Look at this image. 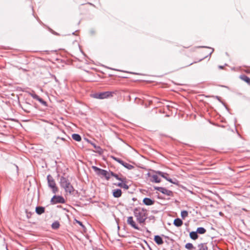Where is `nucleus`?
Returning <instances> with one entry per match:
<instances>
[{
  "label": "nucleus",
  "instance_id": "obj_1",
  "mask_svg": "<svg viewBox=\"0 0 250 250\" xmlns=\"http://www.w3.org/2000/svg\"><path fill=\"white\" fill-rule=\"evenodd\" d=\"M147 209L140 207L136 208L133 210L134 216L136 217L137 221L140 224H144L147 219Z\"/></svg>",
  "mask_w": 250,
  "mask_h": 250
},
{
  "label": "nucleus",
  "instance_id": "obj_2",
  "mask_svg": "<svg viewBox=\"0 0 250 250\" xmlns=\"http://www.w3.org/2000/svg\"><path fill=\"white\" fill-rule=\"evenodd\" d=\"M60 185L61 188H63L66 192L71 194L74 191V188L71 184L69 180L63 176L60 178Z\"/></svg>",
  "mask_w": 250,
  "mask_h": 250
},
{
  "label": "nucleus",
  "instance_id": "obj_3",
  "mask_svg": "<svg viewBox=\"0 0 250 250\" xmlns=\"http://www.w3.org/2000/svg\"><path fill=\"white\" fill-rule=\"evenodd\" d=\"M92 168L98 175L101 176L102 178L104 177L106 180L110 179L111 176L110 170L108 171L96 166H92Z\"/></svg>",
  "mask_w": 250,
  "mask_h": 250
},
{
  "label": "nucleus",
  "instance_id": "obj_4",
  "mask_svg": "<svg viewBox=\"0 0 250 250\" xmlns=\"http://www.w3.org/2000/svg\"><path fill=\"white\" fill-rule=\"evenodd\" d=\"M47 180L48 186L51 189L52 192L54 194L57 193L59 189L53 178L50 175H48L47 176Z\"/></svg>",
  "mask_w": 250,
  "mask_h": 250
},
{
  "label": "nucleus",
  "instance_id": "obj_5",
  "mask_svg": "<svg viewBox=\"0 0 250 250\" xmlns=\"http://www.w3.org/2000/svg\"><path fill=\"white\" fill-rule=\"evenodd\" d=\"M50 203L52 205L64 204L65 200L62 196L54 195L51 198Z\"/></svg>",
  "mask_w": 250,
  "mask_h": 250
},
{
  "label": "nucleus",
  "instance_id": "obj_6",
  "mask_svg": "<svg viewBox=\"0 0 250 250\" xmlns=\"http://www.w3.org/2000/svg\"><path fill=\"white\" fill-rule=\"evenodd\" d=\"M127 223L133 229L138 230H140V228L136 223L132 216H129L127 217Z\"/></svg>",
  "mask_w": 250,
  "mask_h": 250
},
{
  "label": "nucleus",
  "instance_id": "obj_7",
  "mask_svg": "<svg viewBox=\"0 0 250 250\" xmlns=\"http://www.w3.org/2000/svg\"><path fill=\"white\" fill-rule=\"evenodd\" d=\"M114 93L113 91H105L99 93L98 96H99V99H104L113 97Z\"/></svg>",
  "mask_w": 250,
  "mask_h": 250
},
{
  "label": "nucleus",
  "instance_id": "obj_8",
  "mask_svg": "<svg viewBox=\"0 0 250 250\" xmlns=\"http://www.w3.org/2000/svg\"><path fill=\"white\" fill-rule=\"evenodd\" d=\"M122 180H123V182H121L118 183L117 184H115V185L119 187L123 188L125 189H128L129 188V186L126 184V178L124 177V178H123V179Z\"/></svg>",
  "mask_w": 250,
  "mask_h": 250
},
{
  "label": "nucleus",
  "instance_id": "obj_9",
  "mask_svg": "<svg viewBox=\"0 0 250 250\" xmlns=\"http://www.w3.org/2000/svg\"><path fill=\"white\" fill-rule=\"evenodd\" d=\"M147 175H148L149 177H151V179H150V181L151 182L159 183L161 181V179L159 178L157 175L153 174L152 175H151V174L149 173H148Z\"/></svg>",
  "mask_w": 250,
  "mask_h": 250
},
{
  "label": "nucleus",
  "instance_id": "obj_10",
  "mask_svg": "<svg viewBox=\"0 0 250 250\" xmlns=\"http://www.w3.org/2000/svg\"><path fill=\"white\" fill-rule=\"evenodd\" d=\"M143 203L146 206H151L154 204V200L147 197H145L143 200Z\"/></svg>",
  "mask_w": 250,
  "mask_h": 250
},
{
  "label": "nucleus",
  "instance_id": "obj_11",
  "mask_svg": "<svg viewBox=\"0 0 250 250\" xmlns=\"http://www.w3.org/2000/svg\"><path fill=\"white\" fill-rule=\"evenodd\" d=\"M112 193H113V196L115 198H119L122 195V191L121 189L117 188V189L113 190Z\"/></svg>",
  "mask_w": 250,
  "mask_h": 250
},
{
  "label": "nucleus",
  "instance_id": "obj_12",
  "mask_svg": "<svg viewBox=\"0 0 250 250\" xmlns=\"http://www.w3.org/2000/svg\"><path fill=\"white\" fill-rule=\"evenodd\" d=\"M36 213L38 215H41L45 212V208L42 206H37L35 209Z\"/></svg>",
  "mask_w": 250,
  "mask_h": 250
},
{
  "label": "nucleus",
  "instance_id": "obj_13",
  "mask_svg": "<svg viewBox=\"0 0 250 250\" xmlns=\"http://www.w3.org/2000/svg\"><path fill=\"white\" fill-rule=\"evenodd\" d=\"M161 193L169 196H173V193L171 190H168L165 188H163Z\"/></svg>",
  "mask_w": 250,
  "mask_h": 250
},
{
  "label": "nucleus",
  "instance_id": "obj_14",
  "mask_svg": "<svg viewBox=\"0 0 250 250\" xmlns=\"http://www.w3.org/2000/svg\"><path fill=\"white\" fill-rule=\"evenodd\" d=\"M154 240L158 245H162L164 243V241L162 237L158 235L154 236Z\"/></svg>",
  "mask_w": 250,
  "mask_h": 250
},
{
  "label": "nucleus",
  "instance_id": "obj_15",
  "mask_svg": "<svg viewBox=\"0 0 250 250\" xmlns=\"http://www.w3.org/2000/svg\"><path fill=\"white\" fill-rule=\"evenodd\" d=\"M183 221L179 218L175 219L173 221V225L177 227H181L183 225Z\"/></svg>",
  "mask_w": 250,
  "mask_h": 250
},
{
  "label": "nucleus",
  "instance_id": "obj_16",
  "mask_svg": "<svg viewBox=\"0 0 250 250\" xmlns=\"http://www.w3.org/2000/svg\"><path fill=\"white\" fill-rule=\"evenodd\" d=\"M21 107L25 112L27 113H30L31 106H29V104H24L23 106L21 105Z\"/></svg>",
  "mask_w": 250,
  "mask_h": 250
},
{
  "label": "nucleus",
  "instance_id": "obj_17",
  "mask_svg": "<svg viewBox=\"0 0 250 250\" xmlns=\"http://www.w3.org/2000/svg\"><path fill=\"white\" fill-rule=\"evenodd\" d=\"M155 172L159 176L165 179L166 180L169 178L168 177V174L167 173L161 171H156Z\"/></svg>",
  "mask_w": 250,
  "mask_h": 250
},
{
  "label": "nucleus",
  "instance_id": "obj_18",
  "mask_svg": "<svg viewBox=\"0 0 250 250\" xmlns=\"http://www.w3.org/2000/svg\"><path fill=\"white\" fill-rule=\"evenodd\" d=\"M189 237L192 240H196L198 238V232H196V231L190 232L189 233Z\"/></svg>",
  "mask_w": 250,
  "mask_h": 250
},
{
  "label": "nucleus",
  "instance_id": "obj_19",
  "mask_svg": "<svg viewBox=\"0 0 250 250\" xmlns=\"http://www.w3.org/2000/svg\"><path fill=\"white\" fill-rule=\"evenodd\" d=\"M72 139L77 142H80L82 140V137L79 134L74 133L72 135Z\"/></svg>",
  "mask_w": 250,
  "mask_h": 250
},
{
  "label": "nucleus",
  "instance_id": "obj_20",
  "mask_svg": "<svg viewBox=\"0 0 250 250\" xmlns=\"http://www.w3.org/2000/svg\"><path fill=\"white\" fill-rule=\"evenodd\" d=\"M240 78L246 82L247 83L250 84V78L245 75H242L240 76Z\"/></svg>",
  "mask_w": 250,
  "mask_h": 250
},
{
  "label": "nucleus",
  "instance_id": "obj_21",
  "mask_svg": "<svg viewBox=\"0 0 250 250\" xmlns=\"http://www.w3.org/2000/svg\"><path fill=\"white\" fill-rule=\"evenodd\" d=\"M36 100L39 101L42 105L44 106H47V104L46 101L43 100L42 98L38 96V97L36 98Z\"/></svg>",
  "mask_w": 250,
  "mask_h": 250
},
{
  "label": "nucleus",
  "instance_id": "obj_22",
  "mask_svg": "<svg viewBox=\"0 0 250 250\" xmlns=\"http://www.w3.org/2000/svg\"><path fill=\"white\" fill-rule=\"evenodd\" d=\"M196 232L200 234H203L206 232V229L203 227H198L196 229Z\"/></svg>",
  "mask_w": 250,
  "mask_h": 250
},
{
  "label": "nucleus",
  "instance_id": "obj_23",
  "mask_svg": "<svg viewBox=\"0 0 250 250\" xmlns=\"http://www.w3.org/2000/svg\"><path fill=\"white\" fill-rule=\"evenodd\" d=\"M60 223L59 221H56L54 222L51 225V227L54 229H57L59 228L60 227Z\"/></svg>",
  "mask_w": 250,
  "mask_h": 250
},
{
  "label": "nucleus",
  "instance_id": "obj_24",
  "mask_svg": "<svg viewBox=\"0 0 250 250\" xmlns=\"http://www.w3.org/2000/svg\"><path fill=\"white\" fill-rule=\"evenodd\" d=\"M198 250H208V247L205 243H201L198 246Z\"/></svg>",
  "mask_w": 250,
  "mask_h": 250
},
{
  "label": "nucleus",
  "instance_id": "obj_25",
  "mask_svg": "<svg viewBox=\"0 0 250 250\" xmlns=\"http://www.w3.org/2000/svg\"><path fill=\"white\" fill-rule=\"evenodd\" d=\"M110 174L111 176L115 177L117 180L120 181L121 182H123V180H122L123 178L120 177L118 174L115 173L113 171H110Z\"/></svg>",
  "mask_w": 250,
  "mask_h": 250
},
{
  "label": "nucleus",
  "instance_id": "obj_26",
  "mask_svg": "<svg viewBox=\"0 0 250 250\" xmlns=\"http://www.w3.org/2000/svg\"><path fill=\"white\" fill-rule=\"evenodd\" d=\"M181 216L183 219H185L188 216V212L187 210H183L181 212Z\"/></svg>",
  "mask_w": 250,
  "mask_h": 250
},
{
  "label": "nucleus",
  "instance_id": "obj_27",
  "mask_svg": "<svg viewBox=\"0 0 250 250\" xmlns=\"http://www.w3.org/2000/svg\"><path fill=\"white\" fill-rule=\"evenodd\" d=\"M124 167L129 170L132 169L134 167L133 166L126 162L125 165H124Z\"/></svg>",
  "mask_w": 250,
  "mask_h": 250
},
{
  "label": "nucleus",
  "instance_id": "obj_28",
  "mask_svg": "<svg viewBox=\"0 0 250 250\" xmlns=\"http://www.w3.org/2000/svg\"><path fill=\"white\" fill-rule=\"evenodd\" d=\"M185 248L188 249V250H192L193 249H194V247L192 245V244L190 243H187L185 245Z\"/></svg>",
  "mask_w": 250,
  "mask_h": 250
},
{
  "label": "nucleus",
  "instance_id": "obj_29",
  "mask_svg": "<svg viewBox=\"0 0 250 250\" xmlns=\"http://www.w3.org/2000/svg\"><path fill=\"white\" fill-rule=\"evenodd\" d=\"M167 181L169 182L170 183L173 184L174 185H178V181L176 179H174V180L170 178H169L168 179H167Z\"/></svg>",
  "mask_w": 250,
  "mask_h": 250
},
{
  "label": "nucleus",
  "instance_id": "obj_30",
  "mask_svg": "<svg viewBox=\"0 0 250 250\" xmlns=\"http://www.w3.org/2000/svg\"><path fill=\"white\" fill-rule=\"evenodd\" d=\"M26 92L34 99H36V98L38 97V95H37L34 91H32V92L27 91H26Z\"/></svg>",
  "mask_w": 250,
  "mask_h": 250
},
{
  "label": "nucleus",
  "instance_id": "obj_31",
  "mask_svg": "<svg viewBox=\"0 0 250 250\" xmlns=\"http://www.w3.org/2000/svg\"><path fill=\"white\" fill-rule=\"evenodd\" d=\"M91 145L93 146V147L96 149L97 152H100L102 149L99 146H96L94 143H91Z\"/></svg>",
  "mask_w": 250,
  "mask_h": 250
},
{
  "label": "nucleus",
  "instance_id": "obj_32",
  "mask_svg": "<svg viewBox=\"0 0 250 250\" xmlns=\"http://www.w3.org/2000/svg\"><path fill=\"white\" fill-rule=\"evenodd\" d=\"M198 48H209V49H211V51L209 53V56H210L211 54L214 51V49L212 48H211V47H207V46H198Z\"/></svg>",
  "mask_w": 250,
  "mask_h": 250
},
{
  "label": "nucleus",
  "instance_id": "obj_33",
  "mask_svg": "<svg viewBox=\"0 0 250 250\" xmlns=\"http://www.w3.org/2000/svg\"><path fill=\"white\" fill-rule=\"evenodd\" d=\"M213 97L215 98L216 99H217L220 102H221V103H222L224 106L226 107V109H228V107L226 106V105L225 104L221 101V98L218 96H213Z\"/></svg>",
  "mask_w": 250,
  "mask_h": 250
},
{
  "label": "nucleus",
  "instance_id": "obj_34",
  "mask_svg": "<svg viewBox=\"0 0 250 250\" xmlns=\"http://www.w3.org/2000/svg\"><path fill=\"white\" fill-rule=\"evenodd\" d=\"M163 188V187H156V186L154 187V188L155 190H158V191H160V192H161Z\"/></svg>",
  "mask_w": 250,
  "mask_h": 250
},
{
  "label": "nucleus",
  "instance_id": "obj_35",
  "mask_svg": "<svg viewBox=\"0 0 250 250\" xmlns=\"http://www.w3.org/2000/svg\"><path fill=\"white\" fill-rule=\"evenodd\" d=\"M76 223L78 224L80 226H81L83 228H84V225L83 224V223L80 221L76 220Z\"/></svg>",
  "mask_w": 250,
  "mask_h": 250
},
{
  "label": "nucleus",
  "instance_id": "obj_36",
  "mask_svg": "<svg viewBox=\"0 0 250 250\" xmlns=\"http://www.w3.org/2000/svg\"><path fill=\"white\" fill-rule=\"evenodd\" d=\"M89 33L91 35H94L95 34V31L94 29H91L89 31Z\"/></svg>",
  "mask_w": 250,
  "mask_h": 250
},
{
  "label": "nucleus",
  "instance_id": "obj_37",
  "mask_svg": "<svg viewBox=\"0 0 250 250\" xmlns=\"http://www.w3.org/2000/svg\"><path fill=\"white\" fill-rule=\"evenodd\" d=\"M99 94V93H96L94 94H93V97L96 99H99V96H98Z\"/></svg>",
  "mask_w": 250,
  "mask_h": 250
},
{
  "label": "nucleus",
  "instance_id": "obj_38",
  "mask_svg": "<svg viewBox=\"0 0 250 250\" xmlns=\"http://www.w3.org/2000/svg\"><path fill=\"white\" fill-rule=\"evenodd\" d=\"M118 163H119V164H120L121 165H122L123 166H124V165H125V162H124V161H123L122 160H121V159H120L118 162Z\"/></svg>",
  "mask_w": 250,
  "mask_h": 250
},
{
  "label": "nucleus",
  "instance_id": "obj_39",
  "mask_svg": "<svg viewBox=\"0 0 250 250\" xmlns=\"http://www.w3.org/2000/svg\"><path fill=\"white\" fill-rule=\"evenodd\" d=\"M118 163H119V164H120L121 165H122L123 166H124V165H125V162H124V161H123L122 160H121V159H120L118 162Z\"/></svg>",
  "mask_w": 250,
  "mask_h": 250
},
{
  "label": "nucleus",
  "instance_id": "obj_40",
  "mask_svg": "<svg viewBox=\"0 0 250 250\" xmlns=\"http://www.w3.org/2000/svg\"><path fill=\"white\" fill-rule=\"evenodd\" d=\"M112 158H113V160H114L115 161H116L117 162H118L119 160L120 159V158H118L114 157V156H112Z\"/></svg>",
  "mask_w": 250,
  "mask_h": 250
},
{
  "label": "nucleus",
  "instance_id": "obj_41",
  "mask_svg": "<svg viewBox=\"0 0 250 250\" xmlns=\"http://www.w3.org/2000/svg\"><path fill=\"white\" fill-rule=\"evenodd\" d=\"M148 218H149V220H155V217L154 216H152V215H151L150 216H149L148 217Z\"/></svg>",
  "mask_w": 250,
  "mask_h": 250
},
{
  "label": "nucleus",
  "instance_id": "obj_42",
  "mask_svg": "<svg viewBox=\"0 0 250 250\" xmlns=\"http://www.w3.org/2000/svg\"><path fill=\"white\" fill-rule=\"evenodd\" d=\"M57 140H61L62 141H65V139L63 138H61V137H57Z\"/></svg>",
  "mask_w": 250,
  "mask_h": 250
},
{
  "label": "nucleus",
  "instance_id": "obj_43",
  "mask_svg": "<svg viewBox=\"0 0 250 250\" xmlns=\"http://www.w3.org/2000/svg\"><path fill=\"white\" fill-rule=\"evenodd\" d=\"M24 104H29V106H32V104L28 102H26Z\"/></svg>",
  "mask_w": 250,
  "mask_h": 250
},
{
  "label": "nucleus",
  "instance_id": "obj_44",
  "mask_svg": "<svg viewBox=\"0 0 250 250\" xmlns=\"http://www.w3.org/2000/svg\"><path fill=\"white\" fill-rule=\"evenodd\" d=\"M34 107H35V108H36V109H38V105H37L36 103H35V104H34Z\"/></svg>",
  "mask_w": 250,
  "mask_h": 250
},
{
  "label": "nucleus",
  "instance_id": "obj_45",
  "mask_svg": "<svg viewBox=\"0 0 250 250\" xmlns=\"http://www.w3.org/2000/svg\"><path fill=\"white\" fill-rule=\"evenodd\" d=\"M52 32V33H53L55 35H58V33L55 32V31H53L52 29L50 30Z\"/></svg>",
  "mask_w": 250,
  "mask_h": 250
},
{
  "label": "nucleus",
  "instance_id": "obj_46",
  "mask_svg": "<svg viewBox=\"0 0 250 250\" xmlns=\"http://www.w3.org/2000/svg\"><path fill=\"white\" fill-rule=\"evenodd\" d=\"M58 140H59L57 139V140L55 141V143H56L57 144H60V141L58 142Z\"/></svg>",
  "mask_w": 250,
  "mask_h": 250
},
{
  "label": "nucleus",
  "instance_id": "obj_47",
  "mask_svg": "<svg viewBox=\"0 0 250 250\" xmlns=\"http://www.w3.org/2000/svg\"><path fill=\"white\" fill-rule=\"evenodd\" d=\"M218 67H219V68H220V69H223V68H224V66H223V65H219V66H218Z\"/></svg>",
  "mask_w": 250,
  "mask_h": 250
},
{
  "label": "nucleus",
  "instance_id": "obj_48",
  "mask_svg": "<svg viewBox=\"0 0 250 250\" xmlns=\"http://www.w3.org/2000/svg\"><path fill=\"white\" fill-rule=\"evenodd\" d=\"M108 68H109V69H112V68H110V67H108ZM113 70H116V71H119V70H118V69H113Z\"/></svg>",
  "mask_w": 250,
  "mask_h": 250
},
{
  "label": "nucleus",
  "instance_id": "obj_49",
  "mask_svg": "<svg viewBox=\"0 0 250 250\" xmlns=\"http://www.w3.org/2000/svg\"><path fill=\"white\" fill-rule=\"evenodd\" d=\"M158 198H159V199H163V198L161 196L158 195Z\"/></svg>",
  "mask_w": 250,
  "mask_h": 250
},
{
  "label": "nucleus",
  "instance_id": "obj_50",
  "mask_svg": "<svg viewBox=\"0 0 250 250\" xmlns=\"http://www.w3.org/2000/svg\"><path fill=\"white\" fill-rule=\"evenodd\" d=\"M88 4L90 5H92V6H94V4H93L92 3H90V2H88Z\"/></svg>",
  "mask_w": 250,
  "mask_h": 250
},
{
  "label": "nucleus",
  "instance_id": "obj_51",
  "mask_svg": "<svg viewBox=\"0 0 250 250\" xmlns=\"http://www.w3.org/2000/svg\"><path fill=\"white\" fill-rule=\"evenodd\" d=\"M146 232L148 233H150V231H149L148 229H146Z\"/></svg>",
  "mask_w": 250,
  "mask_h": 250
},
{
  "label": "nucleus",
  "instance_id": "obj_52",
  "mask_svg": "<svg viewBox=\"0 0 250 250\" xmlns=\"http://www.w3.org/2000/svg\"><path fill=\"white\" fill-rule=\"evenodd\" d=\"M77 31H76L75 32H73V35H75V33L76 32H77Z\"/></svg>",
  "mask_w": 250,
  "mask_h": 250
},
{
  "label": "nucleus",
  "instance_id": "obj_53",
  "mask_svg": "<svg viewBox=\"0 0 250 250\" xmlns=\"http://www.w3.org/2000/svg\"><path fill=\"white\" fill-rule=\"evenodd\" d=\"M204 58H203L200 60V61H202Z\"/></svg>",
  "mask_w": 250,
  "mask_h": 250
}]
</instances>
